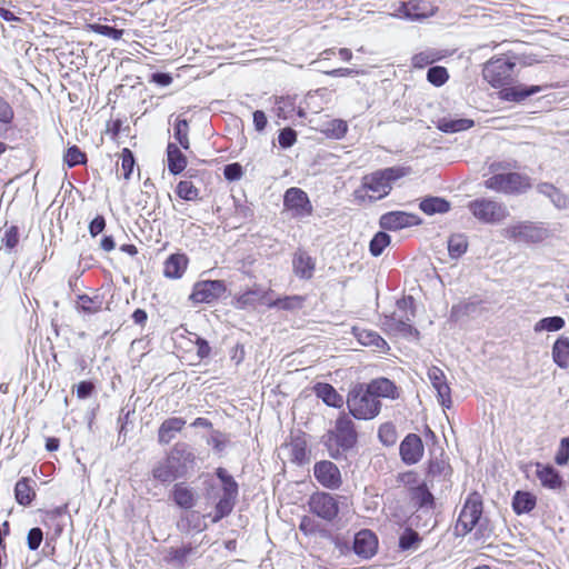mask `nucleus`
Returning <instances> with one entry per match:
<instances>
[{
    "mask_svg": "<svg viewBox=\"0 0 569 569\" xmlns=\"http://www.w3.org/2000/svg\"><path fill=\"white\" fill-rule=\"evenodd\" d=\"M411 317L398 316L396 312L381 317V327L389 335L419 339L420 332L411 325Z\"/></svg>",
    "mask_w": 569,
    "mask_h": 569,
    "instance_id": "14",
    "label": "nucleus"
},
{
    "mask_svg": "<svg viewBox=\"0 0 569 569\" xmlns=\"http://www.w3.org/2000/svg\"><path fill=\"white\" fill-rule=\"evenodd\" d=\"M565 323L566 322H565L563 318H561L559 316L546 317V318H542L541 320H539L535 325V331L536 332H540V331H549V332L559 331V330H561L565 327Z\"/></svg>",
    "mask_w": 569,
    "mask_h": 569,
    "instance_id": "47",
    "label": "nucleus"
},
{
    "mask_svg": "<svg viewBox=\"0 0 569 569\" xmlns=\"http://www.w3.org/2000/svg\"><path fill=\"white\" fill-rule=\"evenodd\" d=\"M542 91L540 86H513L505 87L500 90L499 97L505 101L521 102L528 97L533 96Z\"/></svg>",
    "mask_w": 569,
    "mask_h": 569,
    "instance_id": "25",
    "label": "nucleus"
},
{
    "mask_svg": "<svg viewBox=\"0 0 569 569\" xmlns=\"http://www.w3.org/2000/svg\"><path fill=\"white\" fill-rule=\"evenodd\" d=\"M228 439L226 435L219 430H213L208 439L207 443L211 446L216 451H222L227 446Z\"/></svg>",
    "mask_w": 569,
    "mask_h": 569,
    "instance_id": "63",
    "label": "nucleus"
},
{
    "mask_svg": "<svg viewBox=\"0 0 569 569\" xmlns=\"http://www.w3.org/2000/svg\"><path fill=\"white\" fill-rule=\"evenodd\" d=\"M196 467V456L186 442H177L152 470L156 480L167 483L186 477Z\"/></svg>",
    "mask_w": 569,
    "mask_h": 569,
    "instance_id": "1",
    "label": "nucleus"
},
{
    "mask_svg": "<svg viewBox=\"0 0 569 569\" xmlns=\"http://www.w3.org/2000/svg\"><path fill=\"white\" fill-rule=\"evenodd\" d=\"M214 475L219 479L221 488L218 490L213 483L206 482L204 496L208 500L217 499L212 522H219L233 511L239 497V485L223 467H218Z\"/></svg>",
    "mask_w": 569,
    "mask_h": 569,
    "instance_id": "2",
    "label": "nucleus"
},
{
    "mask_svg": "<svg viewBox=\"0 0 569 569\" xmlns=\"http://www.w3.org/2000/svg\"><path fill=\"white\" fill-rule=\"evenodd\" d=\"M537 191L549 198L557 209H567L569 207V198L552 183L541 182L537 186Z\"/></svg>",
    "mask_w": 569,
    "mask_h": 569,
    "instance_id": "31",
    "label": "nucleus"
},
{
    "mask_svg": "<svg viewBox=\"0 0 569 569\" xmlns=\"http://www.w3.org/2000/svg\"><path fill=\"white\" fill-rule=\"evenodd\" d=\"M168 170L171 174H180L187 167V158L176 143L167 146Z\"/></svg>",
    "mask_w": 569,
    "mask_h": 569,
    "instance_id": "32",
    "label": "nucleus"
},
{
    "mask_svg": "<svg viewBox=\"0 0 569 569\" xmlns=\"http://www.w3.org/2000/svg\"><path fill=\"white\" fill-rule=\"evenodd\" d=\"M428 378L433 389L437 391L439 403L443 408L449 409L452 405L451 389L447 382L445 372L440 368L432 366L428 370Z\"/></svg>",
    "mask_w": 569,
    "mask_h": 569,
    "instance_id": "19",
    "label": "nucleus"
},
{
    "mask_svg": "<svg viewBox=\"0 0 569 569\" xmlns=\"http://www.w3.org/2000/svg\"><path fill=\"white\" fill-rule=\"evenodd\" d=\"M193 547L191 545L182 546L181 548L171 549L169 551V559L172 562L183 565L187 558L192 553Z\"/></svg>",
    "mask_w": 569,
    "mask_h": 569,
    "instance_id": "59",
    "label": "nucleus"
},
{
    "mask_svg": "<svg viewBox=\"0 0 569 569\" xmlns=\"http://www.w3.org/2000/svg\"><path fill=\"white\" fill-rule=\"evenodd\" d=\"M420 536L411 528H407L399 537V549L402 551L410 550L420 542Z\"/></svg>",
    "mask_w": 569,
    "mask_h": 569,
    "instance_id": "52",
    "label": "nucleus"
},
{
    "mask_svg": "<svg viewBox=\"0 0 569 569\" xmlns=\"http://www.w3.org/2000/svg\"><path fill=\"white\" fill-rule=\"evenodd\" d=\"M186 425L183 418H168L158 429V441L162 445H168L178 432H180Z\"/></svg>",
    "mask_w": 569,
    "mask_h": 569,
    "instance_id": "28",
    "label": "nucleus"
},
{
    "mask_svg": "<svg viewBox=\"0 0 569 569\" xmlns=\"http://www.w3.org/2000/svg\"><path fill=\"white\" fill-rule=\"evenodd\" d=\"M316 480L327 489H338L342 485V477L339 468L329 460H321L313 466Z\"/></svg>",
    "mask_w": 569,
    "mask_h": 569,
    "instance_id": "17",
    "label": "nucleus"
},
{
    "mask_svg": "<svg viewBox=\"0 0 569 569\" xmlns=\"http://www.w3.org/2000/svg\"><path fill=\"white\" fill-rule=\"evenodd\" d=\"M450 208V202L441 197H427L419 203V209L427 216L447 213Z\"/></svg>",
    "mask_w": 569,
    "mask_h": 569,
    "instance_id": "35",
    "label": "nucleus"
},
{
    "mask_svg": "<svg viewBox=\"0 0 569 569\" xmlns=\"http://www.w3.org/2000/svg\"><path fill=\"white\" fill-rule=\"evenodd\" d=\"M352 335L365 347H373L381 352H387L390 349L388 342L377 331L352 327Z\"/></svg>",
    "mask_w": 569,
    "mask_h": 569,
    "instance_id": "22",
    "label": "nucleus"
},
{
    "mask_svg": "<svg viewBox=\"0 0 569 569\" xmlns=\"http://www.w3.org/2000/svg\"><path fill=\"white\" fill-rule=\"evenodd\" d=\"M283 207L295 219H302L312 214L313 207L306 191L300 188H289L283 196Z\"/></svg>",
    "mask_w": 569,
    "mask_h": 569,
    "instance_id": "11",
    "label": "nucleus"
},
{
    "mask_svg": "<svg viewBox=\"0 0 569 569\" xmlns=\"http://www.w3.org/2000/svg\"><path fill=\"white\" fill-rule=\"evenodd\" d=\"M178 526L182 531H187V532H190V531L200 532L206 527L202 516L196 511L189 512L184 517H182Z\"/></svg>",
    "mask_w": 569,
    "mask_h": 569,
    "instance_id": "43",
    "label": "nucleus"
},
{
    "mask_svg": "<svg viewBox=\"0 0 569 569\" xmlns=\"http://www.w3.org/2000/svg\"><path fill=\"white\" fill-rule=\"evenodd\" d=\"M177 196L186 201H194L199 198V190L189 180H182L177 184Z\"/></svg>",
    "mask_w": 569,
    "mask_h": 569,
    "instance_id": "49",
    "label": "nucleus"
},
{
    "mask_svg": "<svg viewBox=\"0 0 569 569\" xmlns=\"http://www.w3.org/2000/svg\"><path fill=\"white\" fill-rule=\"evenodd\" d=\"M303 302L305 298L301 296H288L268 302L267 306L269 308H278L281 310H296L302 308Z\"/></svg>",
    "mask_w": 569,
    "mask_h": 569,
    "instance_id": "44",
    "label": "nucleus"
},
{
    "mask_svg": "<svg viewBox=\"0 0 569 569\" xmlns=\"http://www.w3.org/2000/svg\"><path fill=\"white\" fill-rule=\"evenodd\" d=\"M173 136L184 150L190 148L189 123L186 119L177 118L174 121Z\"/></svg>",
    "mask_w": 569,
    "mask_h": 569,
    "instance_id": "45",
    "label": "nucleus"
},
{
    "mask_svg": "<svg viewBox=\"0 0 569 569\" xmlns=\"http://www.w3.org/2000/svg\"><path fill=\"white\" fill-rule=\"evenodd\" d=\"M482 515V500L479 493L472 492L468 496L459 513L456 530L459 535H467L478 523Z\"/></svg>",
    "mask_w": 569,
    "mask_h": 569,
    "instance_id": "9",
    "label": "nucleus"
},
{
    "mask_svg": "<svg viewBox=\"0 0 569 569\" xmlns=\"http://www.w3.org/2000/svg\"><path fill=\"white\" fill-rule=\"evenodd\" d=\"M475 126V121L472 119L460 118L452 119L450 117H442L437 120L436 127L438 130L445 133H456L466 131Z\"/></svg>",
    "mask_w": 569,
    "mask_h": 569,
    "instance_id": "30",
    "label": "nucleus"
},
{
    "mask_svg": "<svg viewBox=\"0 0 569 569\" xmlns=\"http://www.w3.org/2000/svg\"><path fill=\"white\" fill-rule=\"evenodd\" d=\"M227 291L222 280H203L193 284L190 300L194 303H212Z\"/></svg>",
    "mask_w": 569,
    "mask_h": 569,
    "instance_id": "13",
    "label": "nucleus"
},
{
    "mask_svg": "<svg viewBox=\"0 0 569 569\" xmlns=\"http://www.w3.org/2000/svg\"><path fill=\"white\" fill-rule=\"evenodd\" d=\"M412 500L419 508L432 509L435 507L433 495L425 483L412 489Z\"/></svg>",
    "mask_w": 569,
    "mask_h": 569,
    "instance_id": "41",
    "label": "nucleus"
},
{
    "mask_svg": "<svg viewBox=\"0 0 569 569\" xmlns=\"http://www.w3.org/2000/svg\"><path fill=\"white\" fill-rule=\"evenodd\" d=\"M409 173L410 168L402 166L377 170L362 178L361 188L371 192V196L369 197L371 200H380L390 193L392 182L408 176Z\"/></svg>",
    "mask_w": 569,
    "mask_h": 569,
    "instance_id": "4",
    "label": "nucleus"
},
{
    "mask_svg": "<svg viewBox=\"0 0 569 569\" xmlns=\"http://www.w3.org/2000/svg\"><path fill=\"white\" fill-rule=\"evenodd\" d=\"M477 307L476 302L472 301H461L457 305H453L450 309V320L459 321L462 317L468 316L470 312L475 311Z\"/></svg>",
    "mask_w": 569,
    "mask_h": 569,
    "instance_id": "54",
    "label": "nucleus"
},
{
    "mask_svg": "<svg viewBox=\"0 0 569 569\" xmlns=\"http://www.w3.org/2000/svg\"><path fill=\"white\" fill-rule=\"evenodd\" d=\"M432 7L423 0L401 1L397 10L391 14L395 18L420 21L433 16Z\"/></svg>",
    "mask_w": 569,
    "mask_h": 569,
    "instance_id": "15",
    "label": "nucleus"
},
{
    "mask_svg": "<svg viewBox=\"0 0 569 569\" xmlns=\"http://www.w3.org/2000/svg\"><path fill=\"white\" fill-rule=\"evenodd\" d=\"M346 402L349 413L358 420H371L381 410L380 399L369 391L366 383L355 385L348 392Z\"/></svg>",
    "mask_w": 569,
    "mask_h": 569,
    "instance_id": "5",
    "label": "nucleus"
},
{
    "mask_svg": "<svg viewBox=\"0 0 569 569\" xmlns=\"http://www.w3.org/2000/svg\"><path fill=\"white\" fill-rule=\"evenodd\" d=\"M172 498L173 501L183 509H191L196 502L192 490L183 483L174 485Z\"/></svg>",
    "mask_w": 569,
    "mask_h": 569,
    "instance_id": "40",
    "label": "nucleus"
},
{
    "mask_svg": "<svg viewBox=\"0 0 569 569\" xmlns=\"http://www.w3.org/2000/svg\"><path fill=\"white\" fill-rule=\"evenodd\" d=\"M486 189L507 196L523 194L532 187L531 178L519 172L495 173L483 181Z\"/></svg>",
    "mask_w": 569,
    "mask_h": 569,
    "instance_id": "6",
    "label": "nucleus"
},
{
    "mask_svg": "<svg viewBox=\"0 0 569 569\" xmlns=\"http://www.w3.org/2000/svg\"><path fill=\"white\" fill-rule=\"evenodd\" d=\"M310 512L328 522L333 521L339 513L338 500L330 493L317 491L308 500Z\"/></svg>",
    "mask_w": 569,
    "mask_h": 569,
    "instance_id": "12",
    "label": "nucleus"
},
{
    "mask_svg": "<svg viewBox=\"0 0 569 569\" xmlns=\"http://www.w3.org/2000/svg\"><path fill=\"white\" fill-rule=\"evenodd\" d=\"M378 550V538L368 529L360 530L353 539V551L362 559L372 558Z\"/></svg>",
    "mask_w": 569,
    "mask_h": 569,
    "instance_id": "20",
    "label": "nucleus"
},
{
    "mask_svg": "<svg viewBox=\"0 0 569 569\" xmlns=\"http://www.w3.org/2000/svg\"><path fill=\"white\" fill-rule=\"evenodd\" d=\"M348 132V124L345 120L335 119L327 124L325 133L328 138L340 140Z\"/></svg>",
    "mask_w": 569,
    "mask_h": 569,
    "instance_id": "50",
    "label": "nucleus"
},
{
    "mask_svg": "<svg viewBox=\"0 0 569 569\" xmlns=\"http://www.w3.org/2000/svg\"><path fill=\"white\" fill-rule=\"evenodd\" d=\"M420 223L421 219L417 214L406 211H389L383 213L379 219L380 227L389 231H397L419 226Z\"/></svg>",
    "mask_w": 569,
    "mask_h": 569,
    "instance_id": "18",
    "label": "nucleus"
},
{
    "mask_svg": "<svg viewBox=\"0 0 569 569\" xmlns=\"http://www.w3.org/2000/svg\"><path fill=\"white\" fill-rule=\"evenodd\" d=\"M103 300L99 297L80 296L78 307L87 313H96L102 309Z\"/></svg>",
    "mask_w": 569,
    "mask_h": 569,
    "instance_id": "53",
    "label": "nucleus"
},
{
    "mask_svg": "<svg viewBox=\"0 0 569 569\" xmlns=\"http://www.w3.org/2000/svg\"><path fill=\"white\" fill-rule=\"evenodd\" d=\"M378 437L386 446H392L397 441L396 429L391 423H383L379 427Z\"/></svg>",
    "mask_w": 569,
    "mask_h": 569,
    "instance_id": "58",
    "label": "nucleus"
},
{
    "mask_svg": "<svg viewBox=\"0 0 569 569\" xmlns=\"http://www.w3.org/2000/svg\"><path fill=\"white\" fill-rule=\"evenodd\" d=\"M515 62L506 58L489 60L482 70L486 81L493 88H501L512 80Z\"/></svg>",
    "mask_w": 569,
    "mask_h": 569,
    "instance_id": "10",
    "label": "nucleus"
},
{
    "mask_svg": "<svg viewBox=\"0 0 569 569\" xmlns=\"http://www.w3.org/2000/svg\"><path fill=\"white\" fill-rule=\"evenodd\" d=\"M264 297L266 292L261 289H249L236 297L234 307L237 309H248L256 307L258 303L267 305L268 302L264 301Z\"/></svg>",
    "mask_w": 569,
    "mask_h": 569,
    "instance_id": "34",
    "label": "nucleus"
},
{
    "mask_svg": "<svg viewBox=\"0 0 569 569\" xmlns=\"http://www.w3.org/2000/svg\"><path fill=\"white\" fill-rule=\"evenodd\" d=\"M243 176L242 166L238 162L226 164L223 168V177L228 181H238Z\"/></svg>",
    "mask_w": 569,
    "mask_h": 569,
    "instance_id": "61",
    "label": "nucleus"
},
{
    "mask_svg": "<svg viewBox=\"0 0 569 569\" xmlns=\"http://www.w3.org/2000/svg\"><path fill=\"white\" fill-rule=\"evenodd\" d=\"M400 456L405 463L415 465L423 456L421 438L416 433H409L400 443Z\"/></svg>",
    "mask_w": 569,
    "mask_h": 569,
    "instance_id": "21",
    "label": "nucleus"
},
{
    "mask_svg": "<svg viewBox=\"0 0 569 569\" xmlns=\"http://www.w3.org/2000/svg\"><path fill=\"white\" fill-rule=\"evenodd\" d=\"M391 238L385 231L377 232L369 243V251L373 257L380 256L386 247L389 246Z\"/></svg>",
    "mask_w": 569,
    "mask_h": 569,
    "instance_id": "48",
    "label": "nucleus"
},
{
    "mask_svg": "<svg viewBox=\"0 0 569 569\" xmlns=\"http://www.w3.org/2000/svg\"><path fill=\"white\" fill-rule=\"evenodd\" d=\"M536 475L543 488L550 490H561L563 488V479L552 466L538 462Z\"/></svg>",
    "mask_w": 569,
    "mask_h": 569,
    "instance_id": "23",
    "label": "nucleus"
},
{
    "mask_svg": "<svg viewBox=\"0 0 569 569\" xmlns=\"http://www.w3.org/2000/svg\"><path fill=\"white\" fill-rule=\"evenodd\" d=\"M292 268L299 279L309 280L313 277L316 262L306 251L299 250L293 256Z\"/></svg>",
    "mask_w": 569,
    "mask_h": 569,
    "instance_id": "26",
    "label": "nucleus"
},
{
    "mask_svg": "<svg viewBox=\"0 0 569 569\" xmlns=\"http://www.w3.org/2000/svg\"><path fill=\"white\" fill-rule=\"evenodd\" d=\"M555 461L559 466H565L569 461V437L562 438L557 450Z\"/></svg>",
    "mask_w": 569,
    "mask_h": 569,
    "instance_id": "62",
    "label": "nucleus"
},
{
    "mask_svg": "<svg viewBox=\"0 0 569 569\" xmlns=\"http://www.w3.org/2000/svg\"><path fill=\"white\" fill-rule=\"evenodd\" d=\"M282 448L288 451L289 460L297 466H303L310 461L311 451L308 447L307 435L302 431L291 433L289 441Z\"/></svg>",
    "mask_w": 569,
    "mask_h": 569,
    "instance_id": "16",
    "label": "nucleus"
},
{
    "mask_svg": "<svg viewBox=\"0 0 569 569\" xmlns=\"http://www.w3.org/2000/svg\"><path fill=\"white\" fill-rule=\"evenodd\" d=\"M537 498L529 491L518 490L512 498V510L516 515L529 513L535 509Z\"/></svg>",
    "mask_w": 569,
    "mask_h": 569,
    "instance_id": "33",
    "label": "nucleus"
},
{
    "mask_svg": "<svg viewBox=\"0 0 569 569\" xmlns=\"http://www.w3.org/2000/svg\"><path fill=\"white\" fill-rule=\"evenodd\" d=\"M296 98L292 97H281L276 101V112L277 116L281 119H290L296 113L299 117H305V111L302 109L296 110Z\"/></svg>",
    "mask_w": 569,
    "mask_h": 569,
    "instance_id": "37",
    "label": "nucleus"
},
{
    "mask_svg": "<svg viewBox=\"0 0 569 569\" xmlns=\"http://www.w3.org/2000/svg\"><path fill=\"white\" fill-rule=\"evenodd\" d=\"M313 391L329 407L341 408L343 405L342 396L330 383L318 382L315 385Z\"/></svg>",
    "mask_w": 569,
    "mask_h": 569,
    "instance_id": "29",
    "label": "nucleus"
},
{
    "mask_svg": "<svg viewBox=\"0 0 569 569\" xmlns=\"http://www.w3.org/2000/svg\"><path fill=\"white\" fill-rule=\"evenodd\" d=\"M136 160L130 149L123 148L121 151V171L126 180H128L134 169Z\"/></svg>",
    "mask_w": 569,
    "mask_h": 569,
    "instance_id": "56",
    "label": "nucleus"
},
{
    "mask_svg": "<svg viewBox=\"0 0 569 569\" xmlns=\"http://www.w3.org/2000/svg\"><path fill=\"white\" fill-rule=\"evenodd\" d=\"M552 360L561 369L569 367V338L559 337L552 346Z\"/></svg>",
    "mask_w": 569,
    "mask_h": 569,
    "instance_id": "36",
    "label": "nucleus"
},
{
    "mask_svg": "<svg viewBox=\"0 0 569 569\" xmlns=\"http://www.w3.org/2000/svg\"><path fill=\"white\" fill-rule=\"evenodd\" d=\"M299 530L305 536H313L316 533H319L322 537H328L329 531L325 528H321V526L311 517L303 516L299 523Z\"/></svg>",
    "mask_w": 569,
    "mask_h": 569,
    "instance_id": "46",
    "label": "nucleus"
},
{
    "mask_svg": "<svg viewBox=\"0 0 569 569\" xmlns=\"http://www.w3.org/2000/svg\"><path fill=\"white\" fill-rule=\"evenodd\" d=\"M449 79L448 70L441 66L430 67L427 71V80L435 87L443 86Z\"/></svg>",
    "mask_w": 569,
    "mask_h": 569,
    "instance_id": "51",
    "label": "nucleus"
},
{
    "mask_svg": "<svg viewBox=\"0 0 569 569\" xmlns=\"http://www.w3.org/2000/svg\"><path fill=\"white\" fill-rule=\"evenodd\" d=\"M29 478H21L14 486L16 500L21 506H29L36 497V492L30 486Z\"/></svg>",
    "mask_w": 569,
    "mask_h": 569,
    "instance_id": "38",
    "label": "nucleus"
},
{
    "mask_svg": "<svg viewBox=\"0 0 569 569\" xmlns=\"http://www.w3.org/2000/svg\"><path fill=\"white\" fill-rule=\"evenodd\" d=\"M358 435L353 421L347 416H340L335 428L323 436V445L332 459L345 457L346 452L355 448Z\"/></svg>",
    "mask_w": 569,
    "mask_h": 569,
    "instance_id": "3",
    "label": "nucleus"
},
{
    "mask_svg": "<svg viewBox=\"0 0 569 569\" xmlns=\"http://www.w3.org/2000/svg\"><path fill=\"white\" fill-rule=\"evenodd\" d=\"M278 141L281 148L287 149L292 147L297 141V133L291 128H284L280 131Z\"/></svg>",
    "mask_w": 569,
    "mask_h": 569,
    "instance_id": "64",
    "label": "nucleus"
},
{
    "mask_svg": "<svg viewBox=\"0 0 569 569\" xmlns=\"http://www.w3.org/2000/svg\"><path fill=\"white\" fill-rule=\"evenodd\" d=\"M443 57H445V54L440 50L427 49L425 51L416 53L411 58V64L416 69H423L427 66H430L433 62L441 60Z\"/></svg>",
    "mask_w": 569,
    "mask_h": 569,
    "instance_id": "39",
    "label": "nucleus"
},
{
    "mask_svg": "<svg viewBox=\"0 0 569 569\" xmlns=\"http://www.w3.org/2000/svg\"><path fill=\"white\" fill-rule=\"evenodd\" d=\"M450 471V466L443 459H430L428 463L427 473L429 477H446Z\"/></svg>",
    "mask_w": 569,
    "mask_h": 569,
    "instance_id": "55",
    "label": "nucleus"
},
{
    "mask_svg": "<svg viewBox=\"0 0 569 569\" xmlns=\"http://www.w3.org/2000/svg\"><path fill=\"white\" fill-rule=\"evenodd\" d=\"M468 249L467 237L462 233H456L448 239V252L451 259H459Z\"/></svg>",
    "mask_w": 569,
    "mask_h": 569,
    "instance_id": "42",
    "label": "nucleus"
},
{
    "mask_svg": "<svg viewBox=\"0 0 569 569\" xmlns=\"http://www.w3.org/2000/svg\"><path fill=\"white\" fill-rule=\"evenodd\" d=\"M42 540H43V531L41 528L33 527L28 531L27 546H28L29 550H31V551L38 550Z\"/></svg>",
    "mask_w": 569,
    "mask_h": 569,
    "instance_id": "60",
    "label": "nucleus"
},
{
    "mask_svg": "<svg viewBox=\"0 0 569 569\" xmlns=\"http://www.w3.org/2000/svg\"><path fill=\"white\" fill-rule=\"evenodd\" d=\"M63 160L69 168H73L84 162L86 154L77 146H72L67 149Z\"/></svg>",
    "mask_w": 569,
    "mask_h": 569,
    "instance_id": "57",
    "label": "nucleus"
},
{
    "mask_svg": "<svg viewBox=\"0 0 569 569\" xmlns=\"http://www.w3.org/2000/svg\"><path fill=\"white\" fill-rule=\"evenodd\" d=\"M189 258L186 253H172L163 263V276L168 279H180L186 272Z\"/></svg>",
    "mask_w": 569,
    "mask_h": 569,
    "instance_id": "24",
    "label": "nucleus"
},
{
    "mask_svg": "<svg viewBox=\"0 0 569 569\" xmlns=\"http://www.w3.org/2000/svg\"><path fill=\"white\" fill-rule=\"evenodd\" d=\"M366 387L377 399L388 398L395 400L399 397L397 386L388 378L373 379Z\"/></svg>",
    "mask_w": 569,
    "mask_h": 569,
    "instance_id": "27",
    "label": "nucleus"
},
{
    "mask_svg": "<svg viewBox=\"0 0 569 569\" xmlns=\"http://www.w3.org/2000/svg\"><path fill=\"white\" fill-rule=\"evenodd\" d=\"M468 210L479 222L498 224L509 217V210L502 202L490 198H477L467 204Z\"/></svg>",
    "mask_w": 569,
    "mask_h": 569,
    "instance_id": "7",
    "label": "nucleus"
},
{
    "mask_svg": "<svg viewBox=\"0 0 569 569\" xmlns=\"http://www.w3.org/2000/svg\"><path fill=\"white\" fill-rule=\"evenodd\" d=\"M502 236L515 242L538 243L549 237V229L543 222L525 220L506 227Z\"/></svg>",
    "mask_w": 569,
    "mask_h": 569,
    "instance_id": "8",
    "label": "nucleus"
}]
</instances>
